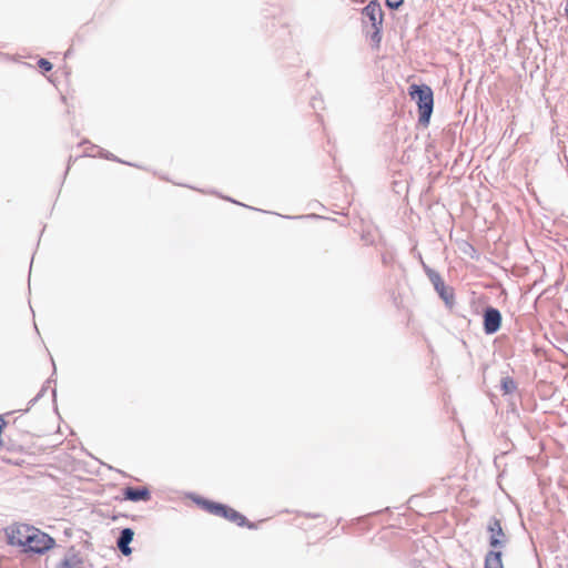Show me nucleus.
Segmentation results:
<instances>
[{
    "label": "nucleus",
    "mask_w": 568,
    "mask_h": 568,
    "mask_svg": "<svg viewBox=\"0 0 568 568\" xmlns=\"http://www.w3.org/2000/svg\"><path fill=\"white\" fill-rule=\"evenodd\" d=\"M409 94L418 106V122L428 125L434 109L433 90L426 84H412Z\"/></svg>",
    "instance_id": "1"
},
{
    "label": "nucleus",
    "mask_w": 568,
    "mask_h": 568,
    "mask_svg": "<svg viewBox=\"0 0 568 568\" xmlns=\"http://www.w3.org/2000/svg\"><path fill=\"white\" fill-rule=\"evenodd\" d=\"M364 22H369L374 29L371 39L379 43L382 40L383 10L376 1H371L362 11Z\"/></svg>",
    "instance_id": "2"
},
{
    "label": "nucleus",
    "mask_w": 568,
    "mask_h": 568,
    "mask_svg": "<svg viewBox=\"0 0 568 568\" xmlns=\"http://www.w3.org/2000/svg\"><path fill=\"white\" fill-rule=\"evenodd\" d=\"M54 546V539L39 529L32 528L26 551L43 554Z\"/></svg>",
    "instance_id": "3"
},
{
    "label": "nucleus",
    "mask_w": 568,
    "mask_h": 568,
    "mask_svg": "<svg viewBox=\"0 0 568 568\" xmlns=\"http://www.w3.org/2000/svg\"><path fill=\"white\" fill-rule=\"evenodd\" d=\"M501 313L498 308L487 306L483 314V326L484 332L487 335H493L500 329L501 326Z\"/></svg>",
    "instance_id": "4"
},
{
    "label": "nucleus",
    "mask_w": 568,
    "mask_h": 568,
    "mask_svg": "<svg viewBox=\"0 0 568 568\" xmlns=\"http://www.w3.org/2000/svg\"><path fill=\"white\" fill-rule=\"evenodd\" d=\"M54 568H84V557L74 546H70Z\"/></svg>",
    "instance_id": "5"
},
{
    "label": "nucleus",
    "mask_w": 568,
    "mask_h": 568,
    "mask_svg": "<svg viewBox=\"0 0 568 568\" xmlns=\"http://www.w3.org/2000/svg\"><path fill=\"white\" fill-rule=\"evenodd\" d=\"M489 532V546L494 549L501 548L507 542V537L501 528L500 520L493 517L487 526Z\"/></svg>",
    "instance_id": "6"
},
{
    "label": "nucleus",
    "mask_w": 568,
    "mask_h": 568,
    "mask_svg": "<svg viewBox=\"0 0 568 568\" xmlns=\"http://www.w3.org/2000/svg\"><path fill=\"white\" fill-rule=\"evenodd\" d=\"M32 528L33 527L28 525L9 528L7 531L9 544L12 546H22L26 549Z\"/></svg>",
    "instance_id": "7"
},
{
    "label": "nucleus",
    "mask_w": 568,
    "mask_h": 568,
    "mask_svg": "<svg viewBox=\"0 0 568 568\" xmlns=\"http://www.w3.org/2000/svg\"><path fill=\"white\" fill-rule=\"evenodd\" d=\"M220 517H223V518L236 524L240 527L245 526L248 529L256 528V525L254 523L248 521L244 515H242L241 513L236 511L235 509H233L226 505L224 506V511H222V515H220Z\"/></svg>",
    "instance_id": "8"
},
{
    "label": "nucleus",
    "mask_w": 568,
    "mask_h": 568,
    "mask_svg": "<svg viewBox=\"0 0 568 568\" xmlns=\"http://www.w3.org/2000/svg\"><path fill=\"white\" fill-rule=\"evenodd\" d=\"M134 537V531L132 528H123L120 531V535L116 539V546L122 555L129 556L132 554V548L130 544L132 542Z\"/></svg>",
    "instance_id": "9"
},
{
    "label": "nucleus",
    "mask_w": 568,
    "mask_h": 568,
    "mask_svg": "<svg viewBox=\"0 0 568 568\" xmlns=\"http://www.w3.org/2000/svg\"><path fill=\"white\" fill-rule=\"evenodd\" d=\"M123 496L130 501H148L151 498V493L146 487H126L123 490Z\"/></svg>",
    "instance_id": "10"
},
{
    "label": "nucleus",
    "mask_w": 568,
    "mask_h": 568,
    "mask_svg": "<svg viewBox=\"0 0 568 568\" xmlns=\"http://www.w3.org/2000/svg\"><path fill=\"white\" fill-rule=\"evenodd\" d=\"M193 501L207 513L219 517L222 515V511H224V504L211 501L200 496H194Z\"/></svg>",
    "instance_id": "11"
},
{
    "label": "nucleus",
    "mask_w": 568,
    "mask_h": 568,
    "mask_svg": "<svg viewBox=\"0 0 568 568\" xmlns=\"http://www.w3.org/2000/svg\"><path fill=\"white\" fill-rule=\"evenodd\" d=\"M503 552L500 550H489L485 555L484 568H504Z\"/></svg>",
    "instance_id": "12"
},
{
    "label": "nucleus",
    "mask_w": 568,
    "mask_h": 568,
    "mask_svg": "<svg viewBox=\"0 0 568 568\" xmlns=\"http://www.w3.org/2000/svg\"><path fill=\"white\" fill-rule=\"evenodd\" d=\"M418 258H419V261H420V263H422V266H423L424 272L426 273V275H427L428 280H429V281H430V283L434 285V287H435V286H438V285H439V286H442V283H444V281H443V278H442L440 274H439L437 271H435V270H433L432 267H429V266H428V265L423 261V258H422V255H420V254L418 255Z\"/></svg>",
    "instance_id": "13"
},
{
    "label": "nucleus",
    "mask_w": 568,
    "mask_h": 568,
    "mask_svg": "<svg viewBox=\"0 0 568 568\" xmlns=\"http://www.w3.org/2000/svg\"><path fill=\"white\" fill-rule=\"evenodd\" d=\"M435 291L438 293L440 298L446 303V305H452L454 303V293L450 288H448L445 283H442V286H435Z\"/></svg>",
    "instance_id": "14"
},
{
    "label": "nucleus",
    "mask_w": 568,
    "mask_h": 568,
    "mask_svg": "<svg viewBox=\"0 0 568 568\" xmlns=\"http://www.w3.org/2000/svg\"><path fill=\"white\" fill-rule=\"evenodd\" d=\"M500 388L504 392V394H513L517 389L516 382L509 377H503L500 381Z\"/></svg>",
    "instance_id": "15"
},
{
    "label": "nucleus",
    "mask_w": 568,
    "mask_h": 568,
    "mask_svg": "<svg viewBox=\"0 0 568 568\" xmlns=\"http://www.w3.org/2000/svg\"><path fill=\"white\" fill-rule=\"evenodd\" d=\"M38 67L44 72H49L52 70V63L44 58L39 59Z\"/></svg>",
    "instance_id": "16"
},
{
    "label": "nucleus",
    "mask_w": 568,
    "mask_h": 568,
    "mask_svg": "<svg viewBox=\"0 0 568 568\" xmlns=\"http://www.w3.org/2000/svg\"><path fill=\"white\" fill-rule=\"evenodd\" d=\"M45 393V387H42L40 389V392L37 394L36 397H33L30 402H29V406L23 410V412H28L30 409L31 406H33Z\"/></svg>",
    "instance_id": "17"
},
{
    "label": "nucleus",
    "mask_w": 568,
    "mask_h": 568,
    "mask_svg": "<svg viewBox=\"0 0 568 568\" xmlns=\"http://www.w3.org/2000/svg\"><path fill=\"white\" fill-rule=\"evenodd\" d=\"M404 0H386V4L390 9H398Z\"/></svg>",
    "instance_id": "18"
},
{
    "label": "nucleus",
    "mask_w": 568,
    "mask_h": 568,
    "mask_svg": "<svg viewBox=\"0 0 568 568\" xmlns=\"http://www.w3.org/2000/svg\"><path fill=\"white\" fill-rule=\"evenodd\" d=\"M103 156H104L105 159H109V160H116V159H115L111 153H109V152H105V153L103 154Z\"/></svg>",
    "instance_id": "19"
},
{
    "label": "nucleus",
    "mask_w": 568,
    "mask_h": 568,
    "mask_svg": "<svg viewBox=\"0 0 568 568\" xmlns=\"http://www.w3.org/2000/svg\"><path fill=\"white\" fill-rule=\"evenodd\" d=\"M70 55H71V51H70V50H68V51L65 52L64 57H65V58H68V57H70Z\"/></svg>",
    "instance_id": "20"
},
{
    "label": "nucleus",
    "mask_w": 568,
    "mask_h": 568,
    "mask_svg": "<svg viewBox=\"0 0 568 568\" xmlns=\"http://www.w3.org/2000/svg\"><path fill=\"white\" fill-rule=\"evenodd\" d=\"M305 217H318L317 215H314V214H308L306 215Z\"/></svg>",
    "instance_id": "21"
}]
</instances>
